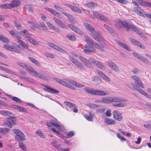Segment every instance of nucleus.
Listing matches in <instances>:
<instances>
[{
	"label": "nucleus",
	"instance_id": "1",
	"mask_svg": "<svg viewBox=\"0 0 151 151\" xmlns=\"http://www.w3.org/2000/svg\"><path fill=\"white\" fill-rule=\"evenodd\" d=\"M79 58L87 67L89 68H93L92 64L100 68H104V65L92 57H89L88 60L82 56H80Z\"/></svg>",
	"mask_w": 151,
	"mask_h": 151
},
{
	"label": "nucleus",
	"instance_id": "2",
	"mask_svg": "<svg viewBox=\"0 0 151 151\" xmlns=\"http://www.w3.org/2000/svg\"><path fill=\"white\" fill-rule=\"evenodd\" d=\"M84 89L87 93L94 95L104 96H108L109 94L108 92L99 89H91L87 87H85Z\"/></svg>",
	"mask_w": 151,
	"mask_h": 151
},
{
	"label": "nucleus",
	"instance_id": "3",
	"mask_svg": "<svg viewBox=\"0 0 151 151\" xmlns=\"http://www.w3.org/2000/svg\"><path fill=\"white\" fill-rule=\"evenodd\" d=\"M12 132L16 134L15 138L18 142L26 140L25 136L24 134L20 130L18 129H13Z\"/></svg>",
	"mask_w": 151,
	"mask_h": 151
},
{
	"label": "nucleus",
	"instance_id": "4",
	"mask_svg": "<svg viewBox=\"0 0 151 151\" xmlns=\"http://www.w3.org/2000/svg\"><path fill=\"white\" fill-rule=\"evenodd\" d=\"M118 24L121 28H125L126 30L128 31L130 29L132 30L134 29L135 26L127 22L121 20H119L118 22Z\"/></svg>",
	"mask_w": 151,
	"mask_h": 151
},
{
	"label": "nucleus",
	"instance_id": "5",
	"mask_svg": "<svg viewBox=\"0 0 151 151\" xmlns=\"http://www.w3.org/2000/svg\"><path fill=\"white\" fill-rule=\"evenodd\" d=\"M89 34L92 37L97 41L102 42L105 40L101 35L95 30L92 32L90 33Z\"/></svg>",
	"mask_w": 151,
	"mask_h": 151
},
{
	"label": "nucleus",
	"instance_id": "6",
	"mask_svg": "<svg viewBox=\"0 0 151 151\" xmlns=\"http://www.w3.org/2000/svg\"><path fill=\"white\" fill-rule=\"evenodd\" d=\"M69 59L71 61L76 65L79 69L82 70L85 69V66L77 60L76 59L70 56L69 57Z\"/></svg>",
	"mask_w": 151,
	"mask_h": 151
},
{
	"label": "nucleus",
	"instance_id": "7",
	"mask_svg": "<svg viewBox=\"0 0 151 151\" xmlns=\"http://www.w3.org/2000/svg\"><path fill=\"white\" fill-rule=\"evenodd\" d=\"M16 120V118L15 117H9L7 118V120L4 123V124L8 126L9 128H12V125L15 124Z\"/></svg>",
	"mask_w": 151,
	"mask_h": 151
},
{
	"label": "nucleus",
	"instance_id": "8",
	"mask_svg": "<svg viewBox=\"0 0 151 151\" xmlns=\"http://www.w3.org/2000/svg\"><path fill=\"white\" fill-rule=\"evenodd\" d=\"M82 48L85 53L95 52L96 51L95 49L90 45H84Z\"/></svg>",
	"mask_w": 151,
	"mask_h": 151
},
{
	"label": "nucleus",
	"instance_id": "9",
	"mask_svg": "<svg viewBox=\"0 0 151 151\" xmlns=\"http://www.w3.org/2000/svg\"><path fill=\"white\" fill-rule=\"evenodd\" d=\"M131 78L134 81L136 84L138 86L142 88H144L140 78L137 76L134 75L132 76H131Z\"/></svg>",
	"mask_w": 151,
	"mask_h": 151
},
{
	"label": "nucleus",
	"instance_id": "10",
	"mask_svg": "<svg viewBox=\"0 0 151 151\" xmlns=\"http://www.w3.org/2000/svg\"><path fill=\"white\" fill-rule=\"evenodd\" d=\"M93 15L98 19L103 21L107 22L108 21V19L102 14H99L96 11L93 12Z\"/></svg>",
	"mask_w": 151,
	"mask_h": 151
},
{
	"label": "nucleus",
	"instance_id": "11",
	"mask_svg": "<svg viewBox=\"0 0 151 151\" xmlns=\"http://www.w3.org/2000/svg\"><path fill=\"white\" fill-rule=\"evenodd\" d=\"M134 11L139 16L144 17L146 14V13L139 6L134 8Z\"/></svg>",
	"mask_w": 151,
	"mask_h": 151
},
{
	"label": "nucleus",
	"instance_id": "12",
	"mask_svg": "<svg viewBox=\"0 0 151 151\" xmlns=\"http://www.w3.org/2000/svg\"><path fill=\"white\" fill-rule=\"evenodd\" d=\"M111 103L112 102H122L127 101V99L125 98L119 97H111Z\"/></svg>",
	"mask_w": 151,
	"mask_h": 151
},
{
	"label": "nucleus",
	"instance_id": "13",
	"mask_svg": "<svg viewBox=\"0 0 151 151\" xmlns=\"http://www.w3.org/2000/svg\"><path fill=\"white\" fill-rule=\"evenodd\" d=\"M132 54L134 57L139 59L141 61H142L143 62L147 64H148L149 63V61L148 59L144 57L141 56L140 55H139L138 53L134 52H133L132 53Z\"/></svg>",
	"mask_w": 151,
	"mask_h": 151
},
{
	"label": "nucleus",
	"instance_id": "14",
	"mask_svg": "<svg viewBox=\"0 0 151 151\" xmlns=\"http://www.w3.org/2000/svg\"><path fill=\"white\" fill-rule=\"evenodd\" d=\"M113 115L114 118L118 121H121L123 117L121 114L117 110L114 111L113 112Z\"/></svg>",
	"mask_w": 151,
	"mask_h": 151
},
{
	"label": "nucleus",
	"instance_id": "15",
	"mask_svg": "<svg viewBox=\"0 0 151 151\" xmlns=\"http://www.w3.org/2000/svg\"><path fill=\"white\" fill-rule=\"evenodd\" d=\"M43 86L45 87L43 88V90L52 93H59V91L54 88L48 86L47 85H43Z\"/></svg>",
	"mask_w": 151,
	"mask_h": 151
},
{
	"label": "nucleus",
	"instance_id": "16",
	"mask_svg": "<svg viewBox=\"0 0 151 151\" xmlns=\"http://www.w3.org/2000/svg\"><path fill=\"white\" fill-rule=\"evenodd\" d=\"M129 40L133 44L137 45L141 48L143 49L145 48V46L140 42L138 41H137V40L132 38H130Z\"/></svg>",
	"mask_w": 151,
	"mask_h": 151
},
{
	"label": "nucleus",
	"instance_id": "17",
	"mask_svg": "<svg viewBox=\"0 0 151 151\" xmlns=\"http://www.w3.org/2000/svg\"><path fill=\"white\" fill-rule=\"evenodd\" d=\"M9 34L14 37H16L18 39L20 38L21 37L22 34L21 32H18L15 30H12L9 32Z\"/></svg>",
	"mask_w": 151,
	"mask_h": 151
},
{
	"label": "nucleus",
	"instance_id": "18",
	"mask_svg": "<svg viewBox=\"0 0 151 151\" xmlns=\"http://www.w3.org/2000/svg\"><path fill=\"white\" fill-rule=\"evenodd\" d=\"M59 83L64 86H65L66 87L69 88L73 90H76V88L74 87L73 86H71L69 84L67 83V82L63 81L60 79Z\"/></svg>",
	"mask_w": 151,
	"mask_h": 151
},
{
	"label": "nucleus",
	"instance_id": "19",
	"mask_svg": "<svg viewBox=\"0 0 151 151\" xmlns=\"http://www.w3.org/2000/svg\"><path fill=\"white\" fill-rule=\"evenodd\" d=\"M65 5L70 8L73 11L75 12L78 13H81V10L76 6L70 4H67Z\"/></svg>",
	"mask_w": 151,
	"mask_h": 151
},
{
	"label": "nucleus",
	"instance_id": "20",
	"mask_svg": "<svg viewBox=\"0 0 151 151\" xmlns=\"http://www.w3.org/2000/svg\"><path fill=\"white\" fill-rule=\"evenodd\" d=\"M116 42L119 45L124 49L128 51H130L131 50L129 47L123 43H122L120 40H116Z\"/></svg>",
	"mask_w": 151,
	"mask_h": 151
},
{
	"label": "nucleus",
	"instance_id": "21",
	"mask_svg": "<svg viewBox=\"0 0 151 151\" xmlns=\"http://www.w3.org/2000/svg\"><path fill=\"white\" fill-rule=\"evenodd\" d=\"M21 32L22 35L25 37L27 40L32 36V34H31L26 29H24L23 31H21Z\"/></svg>",
	"mask_w": 151,
	"mask_h": 151
},
{
	"label": "nucleus",
	"instance_id": "22",
	"mask_svg": "<svg viewBox=\"0 0 151 151\" xmlns=\"http://www.w3.org/2000/svg\"><path fill=\"white\" fill-rule=\"evenodd\" d=\"M134 29H133V30L137 34L139 35L141 37H142L144 39H147V37L143 34H142V32L138 30L135 26Z\"/></svg>",
	"mask_w": 151,
	"mask_h": 151
},
{
	"label": "nucleus",
	"instance_id": "23",
	"mask_svg": "<svg viewBox=\"0 0 151 151\" xmlns=\"http://www.w3.org/2000/svg\"><path fill=\"white\" fill-rule=\"evenodd\" d=\"M101 103L109 104L111 103V97H103L100 101Z\"/></svg>",
	"mask_w": 151,
	"mask_h": 151
},
{
	"label": "nucleus",
	"instance_id": "24",
	"mask_svg": "<svg viewBox=\"0 0 151 151\" xmlns=\"http://www.w3.org/2000/svg\"><path fill=\"white\" fill-rule=\"evenodd\" d=\"M68 25L69 27L74 32L78 34H80L81 33L80 30L76 26L71 24H68Z\"/></svg>",
	"mask_w": 151,
	"mask_h": 151
},
{
	"label": "nucleus",
	"instance_id": "25",
	"mask_svg": "<svg viewBox=\"0 0 151 151\" xmlns=\"http://www.w3.org/2000/svg\"><path fill=\"white\" fill-rule=\"evenodd\" d=\"M104 122L108 125L114 124L116 123V121L115 120L111 119L109 118H106Z\"/></svg>",
	"mask_w": 151,
	"mask_h": 151
},
{
	"label": "nucleus",
	"instance_id": "26",
	"mask_svg": "<svg viewBox=\"0 0 151 151\" xmlns=\"http://www.w3.org/2000/svg\"><path fill=\"white\" fill-rule=\"evenodd\" d=\"M10 4L11 6H12V8H13L19 6L20 4V3L19 0H14Z\"/></svg>",
	"mask_w": 151,
	"mask_h": 151
},
{
	"label": "nucleus",
	"instance_id": "27",
	"mask_svg": "<svg viewBox=\"0 0 151 151\" xmlns=\"http://www.w3.org/2000/svg\"><path fill=\"white\" fill-rule=\"evenodd\" d=\"M95 48L102 51L104 50V47L102 44L100 43L99 44L95 42L94 47Z\"/></svg>",
	"mask_w": 151,
	"mask_h": 151
},
{
	"label": "nucleus",
	"instance_id": "28",
	"mask_svg": "<svg viewBox=\"0 0 151 151\" xmlns=\"http://www.w3.org/2000/svg\"><path fill=\"white\" fill-rule=\"evenodd\" d=\"M85 41L87 43H89L91 45L94 47L95 42H94L93 40L86 36H85Z\"/></svg>",
	"mask_w": 151,
	"mask_h": 151
},
{
	"label": "nucleus",
	"instance_id": "29",
	"mask_svg": "<svg viewBox=\"0 0 151 151\" xmlns=\"http://www.w3.org/2000/svg\"><path fill=\"white\" fill-rule=\"evenodd\" d=\"M84 24L86 28L90 32V33L92 32L95 30L90 25L87 23H84Z\"/></svg>",
	"mask_w": 151,
	"mask_h": 151
},
{
	"label": "nucleus",
	"instance_id": "30",
	"mask_svg": "<svg viewBox=\"0 0 151 151\" xmlns=\"http://www.w3.org/2000/svg\"><path fill=\"white\" fill-rule=\"evenodd\" d=\"M15 108L21 112H26L27 111V110L26 109L22 106H20L17 105H15Z\"/></svg>",
	"mask_w": 151,
	"mask_h": 151
},
{
	"label": "nucleus",
	"instance_id": "31",
	"mask_svg": "<svg viewBox=\"0 0 151 151\" xmlns=\"http://www.w3.org/2000/svg\"><path fill=\"white\" fill-rule=\"evenodd\" d=\"M51 123L53 126H55L58 129L60 128V125L55 121L52 120L50 122Z\"/></svg>",
	"mask_w": 151,
	"mask_h": 151
},
{
	"label": "nucleus",
	"instance_id": "32",
	"mask_svg": "<svg viewBox=\"0 0 151 151\" xmlns=\"http://www.w3.org/2000/svg\"><path fill=\"white\" fill-rule=\"evenodd\" d=\"M27 40L30 43L34 45H37L38 44L37 42L32 38V36H31L30 38L28 39Z\"/></svg>",
	"mask_w": 151,
	"mask_h": 151
},
{
	"label": "nucleus",
	"instance_id": "33",
	"mask_svg": "<svg viewBox=\"0 0 151 151\" xmlns=\"http://www.w3.org/2000/svg\"><path fill=\"white\" fill-rule=\"evenodd\" d=\"M28 59L32 63H34L36 65L39 66L40 64L38 61L36 60L34 58L30 57H28Z\"/></svg>",
	"mask_w": 151,
	"mask_h": 151
},
{
	"label": "nucleus",
	"instance_id": "34",
	"mask_svg": "<svg viewBox=\"0 0 151 151\" xmlns=\"http://www.w3.org/2000/svg\"><path fill=\"white\" fill-rule=\"evenodd\" d=\"M57 142L56 141L55 142H51V145L58 150L60 151L62 149L60 147L59 145L57 144Z\"/></svg>",
	"mask_w": 151,
	"mask_h": 151
},
{
	"label": "nucleus",
	"instance_id": "35",
	"mask_svg": "<svg viewBox=\"0 0 151 151\" xmlns=\"http://www.w3.org/2000/svg\"><path fill=\"white\" fill-rule=\"evenodd\" d=\"M85 117L88 120L92 121L93 120V116L91 114H90L88 115H86Z\"/></svg>",
	"mask_w": 151,
	"mask_h": 151
},
{
	"label": "nucleus",
	"instance_id": "36",
	"mask_svg": "<svg viewBox=\"0 0 151 151\" xmlns=\"http://www.w3.org/2000/svg\"><path fill=\"white\" fill-rule=\"evenodd\" d=\"M10 4H6L0 5V7L2 9H10L12 8Z\"/></svg>",
	"mask_w": 151,
	"mask_h": 151
},
{
	"label": "nucleus",
	"instance_id": "37",
	"mask_svg": "<svg viewBox=\"0 0 151 151\" xmlns=\"http://www.w3.org/2000/svg\"><path fill=\"white\" fill-rule=\"evenodd\" d=\"M87 6L89 8H93L97 7V5L96 4L93 2L88 3L87 4Z\"/></svg>",
	"mask_w": 151,
	"mask_h": 151
},
{
	"label": "nucleus",
	"instance_id": "38",
	"mask_svg": "<svg viewBox=\"0 0 151 151\" xmlns=\"http://www.w3.org/2000/svg\"><path fill=\"white\" fill-rule=\"evenodd\" d=\"M119 103L113 105V106L119 107H123L126 106V104L124 103L120 102Z\"/></svg>",
	"mask_w": 151,
	"mask_h": 151
},
{
	"label": "nucleus",
	"instance_id": "39",
	"mask_svg": "<svg viewBox=\"0 0 151 151\" xmlns=\"http://www.w3.org/2000/svg\"><path fill=\"white\" fill-rule=\"evenodd\" d=\"M50 13L53 15L57 16L59 18L60 17V14L55 10L52 9Z\"/></svg>",
	"mask_w": 151,
	"mask_h": 151
},
{
	"label": "nucleus",
	"instance_id": "40",
	"mask_svg": "<svg viewBox=\"0 0 151 151\" xmlns=\"http://www.w3.org/2000/svg\"><path fill=\"white\" fill-rule=\"evenodd\" d=\"M66 37L69 40L73 41H75L76 39V37L73 35H66Z\"/></svg>",
	"mask_w": 151,
	"mask_h": 151
},
{
	"label": "nucleus",
	"instance_id": "41",
	"mask_svg": "<svg viewBox=\"0 0 151 151\" xmlns=\"http://www.w3.org/2000/svg\"><path fill=\"white\" fill-rule=\"evenodd\" d=\"M142 6H145L147 7L151 6V3L147 2L143 0L142 4L141 5Z\"/></svg>",
	"mask_w": 151,
	"mask_h": 151
},
{
	"label": "nucleus",
	"instance_id": "42",
	"mask_svg": "<svg viewBox=\"0 0 151 151\" xmlns=\"http://www.w3.org/2000/svg\"><path fill=\"white\" fill-rule=\"evenodd\" d=\"M9 130V129L6 128H1L0 129V132L1 133H5L8 132Z\"/></svg>",
	"mask_w": 151,
	"mask_h": 151
},
{
	"label": "nucleus",
	"instance_id": "43",
	"mask_svg": "<svg viewBox=\"0 0 151 151\" xmlns=\"http://www.w3.org/2000/svg\"><path fill=\"white\" fill-rule=\"evenodd\" d=\"M35 133L40 136L41 137L44 138L45 137L43 133L40 130H38Z\"/></svg>",
	"mask_w": 151,
	"mask_h": 151
},
{
	"label": "nucleus",
	"instance_id": "44",
	"mask_svg": "<svg viewBox=\"0 0 151 151\" xmlns=\"http://www.w3.org/2000/svg\"><path fill=\"white\" fill-rule=\"evenodd\" d=\"M24 68L26 69V70H27L30 72H31L32 70L33 69L30 66L27 64H26L25 67H24Z\"/></svg>",
	"mask_w": 151,
	"mask_h": 151
},
{
	"label": "nucleus",
	"instance_id": "45",
	"mask_svg": "<svg viewBox=\"0 0 151 151\" xmlns=\"http://www.w3.org/2000/svg\"><path fill=\"white\" fill-rule=\"evenodd\" d=\"M55 50H56L60 52L64 53L66 51L64 50L63 49H62L61 47H59L57 45L55 49Z\"/></svg>",
	"mask_w": 151,
	"mask_h": 151
},
{
	"label": "nucleus",
	"instance_id": "46",
	"mask_svg": "<svg viewBox=\"0 0 151 151\" xmlns=\"http://www.w3.org/2000/svg\"><path fill=\"white\" fill-rule=\"evenodd\" d=\"M55 50H56L60 52L64 53L66 51L64 50L63 49H62L61 47H59L57 45L55 49Z\"/></svg>",
	"mask_w": 151,
	"mask_h": 151
},
{
	"label": "nucleus",
	"instance_id": "47",
	"mask_svg": "<svg viewBox=\"0 0 151 151\" xmlns=\"http://www.w3.org/2000/svg\"><path fill=\"white\" fill-rule=\"evenodd\" d=\"M74 132L72 131L70 132L66 135L67 138H70L73 137L74 135Z\"/></svg>",
	"mask_w": 151,
	"mask_h": 151
},
{
	"label": "nucleus",
	"instance_id": "48",
	"mask_svg": "<svg viewBox=\"0 0 151 151\" xmlns=\"http://www.w3.org/2000/svg\"><path fill=\"white\" fill-rule=\"evenodd\" d=\"M53 19L59 26L62 22V21L60 20L55 17H53Z\"/></svg>",
	"mask_w": 151,
	"mask_h": 151
},
{
	"label": "nucleus",
	"instance_id": "49",
	"mask_svg": "<svg viewBox=\"0 0 151 151\" xmlns=\"http://www.w3.org/2000/svg\"><path fill=\"white\" fill-rule=\"evenodd\" d=\"M45 55L47 57L50 58H54V55L50 53L46 52L45 53Z\"/></svg>",
	"mask_w": 151,
	"mask_h": 151
},
{
	"label": "nucleus",
	"instance_id": "50",
	"mask_svg": "<svg viewBox=\"0 0 151 151\" xmlns=\"http://www.w3.org/2000/svg\"><path fill=\"white\" fill-rule=\"evenodd\" d=\"M15 25L17 28L18 30L21 29L22 27V26L20 24L17 22H15Z\"/></svg>",
	"mask_w": 151,
	"mask_h": 151
},
{
	"label": "nucleus",
	"instance_id": "51",
	"mask_svg": "<svg viewBox=\"0 0 151 151\" xmlns=\"http://www.w3.org/2000/svg\"><path fill=\"white\" fill-rule=\"evenodd\" d=\"M12 99L14 101L17 103H21L22 101L16 97H12Z\"/></svg>",
	"mask_w": 151,
	"mask_h": 151
},
{
	"label": "nucleus",
	"instance_id": "52",
	"mask_svg": "<svg viewBox=\"0 0 151 151\" xmlns=\"http://www.w3.org/2000/svg\"><path fill=\"white\" fill-rule=\"evenodd\" d=\"M65 104L66 105L69 106L70 108H72L73 106H74L75 107V105L74 104H73L69 102L65 101Z\"/></svg>",
	"mask_w": 151,
	"mask_h": 151
},
{
	"label": "nucleus",
	"instance_id": "53",
	"mask_svg": "<svg viewBox=\"0 0 151 151\" xmlns=\"http://www.w3.org/2000/svg\"><path fill=\"white\" fill-rule=\"evenodd\" d=\"M27 6V10L28 11L30 12H33L34 10L33 9V6L31 4H28L26 5Z\"/></svg>",
	"mask_w": 151,
	"mask_h": 151
},
{
	"label": "nucleus",
	"instance_id": "54",
	"mask_svg": "<svg viewBox=\"0 0 151 151\" xmlns=\"http://www.w3.org/2000/svg\"><path fill=\"white\" fill-rule=\"evenodd\" d=\"M104 27L107 30L109 31L110 32H112L113 31V30L111 27H110L108 25H107L104 24Z\"/></svg>",
	"mask_w": 151,
	"mask_h": 151
},
{
	"label": "nucleus",
	"instance_id": "55",
	"mask_svg": "<svg viewBox=\"0 0 151 151\" xmlns=\"http://www.w3.org/2000/svg\"><path fill=\"white\" fill-rule=\"evenodd\" d=\"M29 23L32 26L35 27L34 29H33L34 30H35V28L37 27L38 25V24L35 22H29Z\"/></svg>",
	"mask_w": 151,
	"mask_h": 151
},
{
	"label": "nucleus",
	"instance_id": "56",
	"mask_svg": "<svg viewBox=\"0 0 151 151\" xmlns=\"http://www.w3.org/2000/svg\"><path fill=\"white\" fill-rule=\"evenodd\" d=\"M40 26L42 28L43 30H47V28L46 26L42 22H41L40 23Z\"/></svg>",
	"mask_w": 151,
	"mask_h": 151
},
{
	"label": "nucleus",
	"instance_id": "57",
	"mask_svg": "<svg viewBox=\"0 0 151 151\" xmlns=\"http://www.w3.org/2000/svg\"><path fill=\"white\" fill-rule=\"evenodd\" d=\"M96 72L102 78H103V76L105 75V74L104 73L101 72V71L99 70H96Z\"/></svg>",
	"mask_w": 151,
	"mask_h": 151
},
{
	"label": "nucleus",
	"instance_id": "58",
	"mask_svg": "<svg viewBox=\"0 0 151 151\" xmlns=\"http://www.w3.org/2000/svg\"><path fill=\"white\" fill-rule=\"evenodd\" d=\"M96 72L102 78H103V76L105 75V74L104 73L101 72V71L99 70H96Z\"/></svg>",
	"mask_w": 151,
	"mask_h": 151
},
{
	"label": "nucleus",
	"instance_id": "59",
	"mask_svg": "<svg viewBox=\"0 0 151 151\" xmlns=\"http://www.w3.org/2000/svg\"><path fill=\"white\" fill-rule=\"evenodd\" d=\"M66 82H67V83H70L73 86H74L75 83L76 82L71 80H67L66 79Z\"/></svg>",
	"mask_w": 151,
	"mask_h": 151
},
{
	"label": "nucleus",
	"instance_id": "60",
	"mask_svg": "<svg viewBox=\"0 0 151 151\" xmlns=\"http://www.w3.org/2000/svg\"><path fill=\"white\" fill-rule=\"evenodd\" d=\"M67 25L62 22L59 26L63 29H66L67 27Z\"/></svg>",
	"mask_w": 151,
	"mask_h": 151
},
{
	"label": "nucleus",
	"instance_id": "61",
	"mask_svg": "<svg viewBox=\"0 0 151 151\" xmlns=\"http://www.w3.org/2000/svg\"><path fill=\"white\" fill-rule=\"evenodd\" d=\"M19 146L22 150L26 149V146L23 143L19 142Z\"/></svg>",
	"mask_w": 151,
	"mask_h": 151
},
{
	"label": "nucleus",
	"instance_id": "62",
	"mask_svg": "<svg viewBox=\"0 0 151 151\" xmlns=\"http://www.w3.org/2000/svg\"><path fill=\"white\" fill-rule=\"evenodd\" d=\"M117 137L119 139H120L121 141H125V138L123 136L120 135L119 133H117Z\"/></svg>",
	"mask_w": 151,
	"mask_h": 151
},
{
	"label": "nucleus",
	"instance_id": "63",
	"mask_svg": "<svg viewBox=\"0 0 151 151\" xmlns=\"http://www.w3.org/2000/svg\"><path fill=\"white\" fill-rule=\"evenodd\" d=\"M106 109L104 108H99L97 109V112L98 113H101L105 111Z\"/></svg>",
	"mask_w": 151,
	"mask_h": 151
},
{
	"label": "nucleus",
	"instance_id": "64",
	"mask_svg": "<svg viewBox=\"0 0 151 151\" xmlns=\"http://www.w3.org/2000/svg\"><path fill=\"white\" fill-rule=\"evenodd\" d=\"M108 63L109 66L111 68H113V67H114V65L116 64L114 63L112 61H110L108 62Z\"/></svg>",
	"mask_w": 151,
	"mask_h": 151
}]
</instances>
